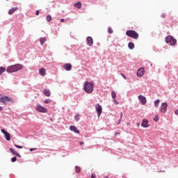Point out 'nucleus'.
I'll use <instances>...</instances> for the list:
<instances>
[{"label": "nucleus", "instance_id": "cd10ccee", "mask_svg": "<svg viewBox=\"0 0 178 178\" xmlns=\"http://www.w3.org/2000/svg\"><path fill=\"white\" fill-rule=\"evenodd\" d=\"M47 22H51V20H52V17H51V15H47Z\"/></svg>", "mask_w": 178, "mask_h": 178}, {"label": "nucleus", "instance_id": "a878e982", "mask_svg": "<svg viewBox=\"0 0 178 178\" xmlns=\"http://www.w3.org/2000/svg\"><path fill=\"white\" fill-rule=\"evenodd\" d=\"M10 151L11 154H13V155H16V154H17V152L15 149H13V148H10Z\"/></svg>", "mask_w": 178, "mask_h": 178}, {"label": "nucleus", "instance_id": "a211bd4d", "mask_svg": "<svg viewBox=\"0 0 178 178\" xmlns=\"http://www.w3.org/2000/svg\"><path fill=\"white\" fill-rule=\"evenodd\" d=\"M40 42V45H44V44L45 43V41H47V38L44 37V38H40L39 40Z\"/></svg>", "mask_w": 178, "mask_h": 178}, {"label": "nucleus", "instance_id": "c85d7f7f", "mask_svg": "<svg viewBox=\"0 0 178 178\" xmlns=\"http://www.w3.org/2000/svg\"><path fill=\"white\" fill-rule=\"evenodd\" d=\"M50 102H51V99H47L44 101V104H50Z\"/></svg>", "mask_w": 178, "mask_h": 178}, {"label": "nucleus", "instance_id": "ea45409f", "mask_svg": "<svg viewBox=\"0 0 178 178\" xmlns=\"http://www.w3.org/2000/svg\"><path fill=\"white\" fill-rule=\"evenodd\" d=\"M38 15H40V10H38L36 11V15L38 16Z\"/></svg>", "mask_w": 178, "mask_h": 178}, {"label": "nucleus", "instance_id": "ddd939ff", "mask_svg": "<svg viewBox=\"0 0 178 178\" xmlns=\"http://www.w3.org/2000/svg\"><path fill=\"white\" fill-rule=\"evenodd\" d=\"M94 44V40H92V38L91 36H89L87 38V45L88 47H92Z\"/></svg>", "mask_w": 178, "mask_h": 178}, {"label": "nucleus", "instance_id": "2eb2a0df", "mask_svg": "<svg viewBox=\"0 0 178 178\" xmlns=\"http://www.w3.org/2000/svg\"><path fill=\"white\" fill-rule=\"evenodd\" d=\"M70 130H71V131H74V133H76V134H80V131H79V129H77V127H76L75 126H70Z\"/></svg>", "mask_w": 178, "mask_h": 178}, {"label": "nucleus", "instance_id": "4c0bfd02", "mask_svg": "<svg viewBox=\"0 0 178 178\" xmlns=\"http://www.w3.org/2000/svg\"><path fill=\"white\" fill-rule=\"evenodd\" d=\"M122 118H123V112L120 113V120H122Z\"/></svg>", "mask_w": 178, "mask_h": 178}, {"label": "nucleus", "instance_id": "c756f323", "mask_svg": "<svg viewBox=\"0 0 178 178\" xmlns=\"http://www.w3.org/2000/svg\"><path fill=\"white\" fill-rule=\"evenodd\" d=\"M154 122H159V118L158 117V115H155V117L154 118Z\"/></svg>", "mask_w": 178, "mask_h": 178}, {"label": "nucleus", "instance_id": "393cba45", "mask_svg": "<svg viewBox=\"0 0 178 178\" xmlns=\"http://www.w3.org/2000/svg\"><path fill=\"white\" fill-rule=\"evenodd\" d=\"M75 171L76 173H80V172H81V169L79 166H75Z\"/></svg>", "mask_w": 178, "mask_h": 178}, {"label": "nucleus", "instance_id": "09e8293b", "mask_svg": "<svg viewBox=\"0 0 178 178\" xmlns=\"http://www.w3.org/2000/svg\"><path fill=\"white\" fill-rule=\"evenodd\" d=\"M151 66H152V64H151Z\"/></svg>", "mask_w": 178, "mask_h": 178}, {"label": "nucleus", "instance_id": "f3484780", "mask_svg": "<svg viewBox=\"0 0 178 178\" xmlns=\"http://www.w3.org/2000/svg\"><path fill=\"white\" fill-rule=\"evenodd\" d=\"M43 94H44V95H46V97H50L51 91L49 90V89H44L43 90Z\"/></svg>", "mask_w": 178, "mask_h": 178}, {"label": "nucleus", "instance_id": "9d476101", "mask_svg": "<svg viewBox=\"0 0 178 178\" xmlns=\"http://www.w3.org/2000/svg\"><path fill=\"white\" fill-rule=\"evenodd\" d=\"M144 73H145V70L144 67H141L137 70L136 74L138 77H143Z\"/></svg>", "mask_w": 178, "mask_h": 178}, {"label": "nucleus", "instance_id": "4468645a", "mask_svg": "<svg viewBox=\"0 0 178 178\" xmlns=\"http://www.w3.org/2000/svg\"><path fill=\"white\" fill-rule=\"evenodd\" d=\"M63 67L65 70H67V72H70V70H72V64L65 63L63 65Z\"/></svg>", "mask_w": 178, "mask_h": 178}, {"label": "nucleus", "instance_id": "f704fd0d", "mask_svg": "<svg viewBox=\"0 0 178 178\" xmlns=\"http://www.w3.org/2000/svg\"><path fill=\"white\" fill-rule=\"evenodd\" d=\"M90 178H97V175H95V174H92Z\"/></svg>", "mask_w": 178, "mask_h": 178}, {"label": "nucleus", "instance_id": "f257e3e1", "mask_svg": "<svg viewBox=\"0 0 178 178\" xmlns=\"http://www.w3.org/2000/svg\"><path fill=\"white\" fill-rule=\"evenodd\" d=\"M83 90L85 92H87L88 94H91L92 91H94V82H88L85 81L83 83Z\"/></svg>", "mask_w": 178, "mask_h": 178}, {"label": "nucleus", "instance_id": "412c9836", "mask_svg": "<svg viewBox=\"0 0 178 178\" xmlns=\"http://www.w3.org/2000/svg\"><path fill=\"white\" fill-rule=\"evenodd\" d=\"M160 102H161V101L159 100V99H157L156 100L154 101L155 108H158V106H159V103Z\"/></svg>", "mask_w": 178, "mask_h": 178}, {"label": "nucleus", "instance_id": "b1692460", "mask_svg": "<svg viewBox=\"0 0 178 178\" xmlns=\"http://www.w3.org/2000/svg\"><path fill=\"white\" fill-rule=\"evenodd\" d=\"M111 97H112L113 99H115L116 98V92L113 90L111 92Z\"/></svg>", "mask_w": 178, "mask_h": 178}, {"label": "nucleus", "instance_id": "20e7f679", "mask_svg": "<svg viewBox=\"0 0 178 178\" xmlns=\"http://www.w3.org/2000/svg\"><path fill=\"white\" fill-rule=\"evenodd\" d=\"M126 34L128 37L133 38L134 40H137L138 38V33L134 30L127 31Z\"/></svg>", "mask_w": 178, "mask_h": 178}, {"label": "nucleus", "instance_id": "4be33fe9", "mask_svg": "<svg viewBox=\"0 0 178 178\" xmlns=\"http://www.w3.org/2000/svg\"><path fill=\"white\" fill-rule=\"evenodd\" d=\"M6 72V68L5 67H0V76L2 73H5Z\"/></svg>", "mask_w": 178, "mask_h": 178}, {"label": "nucleus", "instance_id": "473e14b6", "mask_svg": "<svg viewBox=\"0 0 178 178\" xmlns=\"http://www.w3.org/2000/svg\"><path fill=\"white\" fill-rule=\"evenodd\" d=\"M112 33H113V30L112 29V28L109 27L108 28V33L112 34Z\"/></svg>", "mask_w": 178, "mask_h": 178}, {"label": "nucleus", "instance_id": "72a5a7b5", "mask_svg": "<svg viewBox=\"0 0 178 178\" xmlns=\"http://www.w3.org/2000/svg\"><path fill=\"white\" fill-rule=\"evenodd\" d=\"M35 150H37V148H31V149H29V151L31 152H33V151H35Z\"/></svg>", "mask_w": 178, "mask_h": 178}, {"label": "nucleus", "instance_id": "423d86ee", "mask_svg": "<svg viewBox=\"0 0 178 178\" xmlns=\"http://www.w3.org/2000/svg\"><path fill=\"white\" fill-rule=\"evenodd\" d=\"M35 110L38 111V112H41L42 113H47V112H48L47 108L40 104L36 106Z\"/></svg>", "mask_w": 178, "mask_h": 178}, {"label": "nucleus", "instance_id": "7ed1b4c3", "mask_svg": "<svg viewBox=\"0 0 178 178\" xmlns=\"http://www.w3.org/2000/svg\"><path fill=\"white\" fill-rule=\"evenodd\" d=\"M165 42L168 45H170L171 47H173V46L176 45V44H177V40H176V38H174L173 36L168 35L165 38Z\"/></svg>", "mask_w": 178, "mask_h": 178}, {"label": "nucleus", "instance_id": "f8f14e48", "mask_svg": "<svg viewBox=\"0 0 178 178\" xmlns=\"http://www.w3.org/2000/svg\"><path fill=\"white\" fill-rule=\"evenodd\" d=\"M148 120L143 119L141 123V127H143L144 129H147L149 126V124Z\"/></svg>", "mask_w": 178, "mask_h": 178}, {"label": "nucleus", "instance_id": "37998d69", "mask_svg": "<svg viewBox=\"0 0 178 178\" xmlns=\"http://www.w3.org/2000/svg\"><path fill=\"white\" fill-rule=\"evenodd\" d=\"M175 115H178V110H176V111H175Z\"/></svg>", "mask_w": 178, "mask_h": 178}, {"label": "nucleus", "instance_id": "c9c22d12", "mask_svg": "<svg viewBox=\"0 0 178 178\" xmlns=\"http://www.w3.org/2000/svg\"><path fill=\"white\" fill-rule=\"evenodd\" d=\"M114 104H115L116 105H119V102H117L116 99L113 100Z\"/></svg>", "mask_w": 178, "mask_h": 178}, {"label": "nucleus", "instance_id": "7c9ffc66", "mask_svg": "<svg viewBox=\"0 0 178 178\" xmlns=\"http://www.w3.org/2000/svg\"><path fill=\"white\" fill-rule=\"evenodd\" d=\"M14 145L16 148H19V149H22L23 148V146H20L19 145L15 144Z\"/></svg>", "mask_w": 178, "mask_h": 178}, {"label": "nucleus", "instance_id": "aec40b11", "mask_svg": "<svg viewBox=\"0 0 178 178\" xmlns=\"http://www.w3.org/2000/svg\"><path fill=\"white\" fill-rule=\"evenodd\" d=\"M128 47L130 49H134V43L132 42H129L128 43Z\"/></svg>", "mask_w": 178, "mask_h": 178}, {"label": "nucleus", "instance_id": "2f4dec72", "mask_svg": "<svg viewBox=\"0 0 178 178\" xmlns=\"http://www.w3.org/2000/svg\"><path fill=\"white\" fill-rule=\"evenodd\" d=\"M17 161V158L16 156H14L11 159V162H16Z\"/></svg>", "mask_w": 178, "mask_h": 178}, {"label": "nucleus", "instance_id": "a19ab883", "mask_svg": "<svg viewBox=\"0 0 178 178\" xmlns=\"http://www.w3.org/2000/svg\"><path fill=\"white\" fill-rule=\"evenodd\" d=\"M161 17H162L163 19H165V14H162V15H161Z\"/></svg>", "mask_w": 178, "mask_h": 178}, {"label": "nucleus", "instance_id": "f03ea898", "mask_svg": "<svg viewBox=\"0 0 178 178\" xmlns=\"http://www.w3.org/2000/svg\"><path fill=\"white\" fill-rule=\"evenodd\" d=\"M22 69H23V65L22 64H16L8 67L6 72L7 73H15V72H19V70H22Z\"/></svg>", "mask_w": 178, "mask_h": 178}, {"label": "nucleus", "instance_id": "a18cd8bd", "mask_svg": "<svg viewBox=\"0 0 178 178\" xmlns=\"http://www.w3.org/2000/svg\"><path fill=\"white\" fill-rule=\"evenodd\" d=\"M80 145H83V144H84V142H80Z\"/></svg>", "mask_w": 178, "mask_h": 178}, {"label": "nucleus", "instance_id": "e433bc0d", "mask_svg": "<svg viewBox=\"0 0 178 178\" xmlns=\"http://www.w3.org/2000/svg\"><path fill=\"white\" fill-rule=\"evenodd\" d=\"M122 76L123 79H124L125 80L127 79V78L126 77V75H124V74H122Z\"/></svg>", "mask_w": 178, "mask_h": 178}, {"label": "nucleus", "instance_id": "bb28decb", "mask_svg": "<svg viewBox=\"0 0 178 178\" xmlns=\"http://www.w3.org/2000/svg\"><path fill=\"white\" fill-rule=\"evenodd\" d=\"M74 119L76 122H79V120H80V118H79V115L77 114L74 116Z\"/></svg>", "mask_w": 178, "mask_h": 178}, {"label": "nucleus", "instance_id": "c03bdc74", "mask_svg": "<svg viewBox=\"0 0 178 178\" xmlns=\"http://www.w3.org/2000/svg\"><path fill=\"white\" fill-rule=\"evenodd\" d=\"M120 122H122V120H120H120H119V121H118V124H120Z\"/></svg>", "mask_w": 178, "mask_h": 178}, {"label": "nucleus", "instance_id": "79ce46f5", "mask_svg": "<svg viewBox=\"0 0 178 178\" xmlns=\"http://www.w3.org/2000/svg\"><path fill=\"white\" fill-rule=\"evenodd\" d=\"M60 22H61L62 23H63V22H65V19L62 18V19H60Z\"/></svg>", "mask_w": 178, "mask_h": 178}, {"label": "nucleus", "instance_id": "6e6552de", "mask_svg": "<svg viewBox=\"0 0 178 178\" xmlns=\"http://www.w3.org/2000/svg\"><path fill=\"white\" fill-rule=\"evenodd\" d=\"M1 131L3 133V134H4V137L6 141H10V134H9V132L6 131V130L3 129H1Z\"/></svg>", "mask_w": 178, "mask_h": 178}, {"label": "nucleus", "instance_id": "de8ad7c7", "mask_svg": "<svg viewBox=\"0 0 178 178\" xmlns=\"http://www.w3.org/2000/svg\"><path fill=\"white\" fill-rule=\"evenodd\" d=\"M136 125L138 126V127L140 126V122H138L137 124H136Z\"/></svg>", "mask_w": 178, "mask_h": 178}, {"label": "nucleus", "instance_id": "dca6fc26", "mask_svg": "<svg viewBox=\"0 0 178 178\" xmlns=\"http://www.w3.org/2000/svg\"><path fill=\"white\" fill-rule=\"evenodd\" d=\"M17 9H19V8H17V7H14V8H10L8 10V15H13V13H15V12H16V10H17Z\"/></svg>", "mask_w": 178, "mask_h": 178}, {"label": "nucleus", "instance_id": "58836bf2", "mask_svg": "<svg viewBox=\"0 0 178 178\" xmlns=\"http://www.w3.org/2000/svg\"><path fill=\"white\" fill-rule=\"evenodd\" d=\"M15 156H19V158H22V156H20L19 153H17L15 154Z\"/></svg>", "mask_w": 178, "mask_h": 178}, {"label": "nucleus", "instance_id": "49530a36", "mask_svg": "<svg viewBox=\"0 0 178 178\" xmlns=\"http://www.w3.org/2000/svg\"><path fill=\"white\" fill-rule=\"evenodd\" d=\"M3 108L2 106H0V111H3Z\"/></svg>", "mask_w": 178, "mask_h": 178}, {"label": "nucleus", "instance_id": "5701e85b", "mask_svg": "<svg viewBox=\"0 0 178 178\" xmlns=\"http://www.w3.org/2000/svg\"><path fill=\"white\" fill-rule=\"evenodd\" d=\"M75 8H77V9H80L81 8V3L77 2L74 4Z\"/></svg>", "mask_w": 178, "mask_h": 178}, {"label": "nucleus", "instance_id": "1a4fd4ad", "mask_svg": "<svg viewBox=\"0 0 178 178\" xmlns=\"http://www.w3.org/2000/svg\"><path fill=\"white\" fill-rule=\"evenodd\" d=\"M95 109H96L97 115L99 118L101 116V113H102V106L99 104H96Z\"/></svg>", "mask_w": 178, "mask_h": 178}, {"label": "nucleus", "instance_id": "39448f33", "mask_svg": "<svg viewBox=\"0 0 178 178\" xmlns=\"http://www.w3.org/2000/svg\"><path fill=\"white\" fill-rule=\"evenodd\" d=\"M0 102H2V104H4V105H6L7 102H13V99L8 96H3L0 97Z\"/></svg>", "mask_w": 178, "mask_h": 178}, {"label": "nucleus", "instance_id": "6ab92c4d", "mask_svg": "<svg viewBox=\"0 0 178 178\" xmlns=\"http://www.w3.org/2000/svg\"><path fill=\"white\" fill-rule=\"evenodd\" d=\"M39 73H40V76H45L46 71L44 68H41L39 70Z\"/></svg>", "mask_w": 178, "mask_h": 178}, {"label": "nucleus", "instance_id": "9b49d317", "mask_svg": "<svg viewBox=\"0 0 178 178\" xmlns=\"http://www.w3.org/2000/svg\"><path fill=\"white\" fill-rule=\"evenodd\" d=\"M138 99L142 105H145V104H147V98H145V97H144L143 95H139Z\"/></svg>", "mask_w": 178, "mask_h": 178}, {"label": "nucleus", "instance_id": "0eeeda50", "mask_svg": "<svg viewBox=\"0 0 178 178\" xmlns=\"http://www.w3.org/2000/svg\"><path fill=\"white\" fill-rule=\"evenodd\" d=\"M168 110V103L164 102L162 103L160 107V111L161 113H166V111Z\"/></svg>", "mask_w": 178, "mask_h": 178}]
</instances>
